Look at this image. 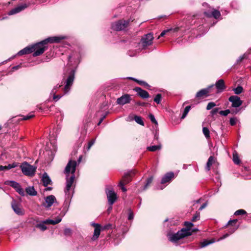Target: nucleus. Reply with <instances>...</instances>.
<instances>
[{"label": "nucleus", "mask_w": 251, "mask_h": 251, "mask_svg": "<svg viewBox=\"0 0 251 251\" xmlns=\"http://www.w3.org/2000/svg\"><path fill=\"white\" fill-rule=\"evenodd\" d=\"M65 38L66 37L64 36L50 37L32 45L33 56L36 57L43 54L48 48L46 46L48 43H59Z\"/></svg>", "instance_id": "nucleus-1"}, {"label": "nucleus", "mask_w": 251, "mask_h": 251, "mask_svg": "<svg viewBox=\"0 0 251 251\" xmlns=\"http://www.w3.org/2000/svg\"><path fill=\"white\" fill-rule=\"evenodd\" d=\"M76 166L75 161L70 160L65 167L64 172L66 175V186L65 193L69 197L70 195V189L74 182L75 173Z\"/></svg>", "instance_id": "nucleus-2"}, {"label": "nucleus", "mask_w": 251, "mask_h": 251, "mask_svg": "<svg viewBox=\"0 0 251 251\" xmlns=\"http://www.w3.org/2000/svg\"><path fill=\"white\" fill-rule=\"evenodd\" d=\"M75 75V70H71L69 72L64 74L61 83L64 84V87L63 88L64 94L63 95H53V99L55 101L59 100L63 95L67 94L70 91L73 84Z\"/></svg>", "instance_id": "nucleus-3"}, {"label": "nucleus", "mask_w": 251, "mask_h": 251, "mask_svg": "<svg viewBox=\"0 0 251 251\" xmlns=\"http://www.w3.org/2000/svg\"><path fill=\"white\" fill-rule=\"evenodd\" d=\"M190 235V233L189 230L185 229V228H182L180 230H179L177 233L175 234H170L168 235V239L169 241L172 242H176L179 240L186 237Z\"/></svg>", "instance_id": "nucleus-4"}, {"label": "nucleus", "mask_w": 251, "mask_h": 251, "mask_svg": "<svg viewBox=\"0 0 251 251\" xmlns=\"http://www.w3.org/2000/svg\"><path fill=\"white\" fill-rule=\"evenodd\" d=\"M20 168L23 173L28 176H33L34 175L36 168L33 166L30 165L26 162H24L20 165Z\"/></svg>", "instance_id": "nucleus-5"}, {"label": "nucleus", "mask_w": 251, "mask_h": 251, "mask_svg": "<svg viewBox=\"0 0 251 251\" xmlns=\"http://www.w3.org/2000/svg\"><path fill=\"white\" fill-rule=\"evenodd\" d=\"M129 23V21L119 20L113 23L111 25V28L116 31L124 30L127 27Z\"/></svg>", "instance_id": "nucleus-6"}, {"label": "nucleus", "mask_w": 251, "mask_h": 251, "mask_svg": "<svg viewBox=\"0 0 251 251\" xmlns=\"http://www.w3.org/2000/svg\"><path fill=\"white\" fill-rule=\"evenodd\" d=\"M174 176V174L173 172H169L165 174L162 178L161 184L157 186V189L160 190L163 189L167 185V184H165L169 183Z\"/></svg>", "instance_id": "nucleus-7"}, {"label": "nucleus", "mask_w": 251, "mask_h": 251, "mask_svg": "<svg viewBox=\"0 0 251 251\" xmlns=\"http://www.w3.org/2000/svg\"><path fill=\"white\" fill-rule=\"evenodd\" d=\"M11 207L14 212L18 215H23L25 212L24 209L21 207L19 202L13 200L11 203Z\"/></svg>", "instance_id": "nucleus-8"}, {"label": "nucleus", "mask_w": 251, "mask_h": 251, "mask_svg": "<svg viewBox=\"0 0 251 251\" xmlns=\"http://www.w3.org/2000/svg\"><path fill=\"white\" fill-rule=\"evenodd\" d=\"M4 184L14 188L19 194L22 196L25 195L24 190L22 188L19 183L17 182L12 180H7L4 182Z\"/></svg>", "instance_id": "nucleus-9"}, {"label": "nucleus", "mask_w": 251, "mask_h": 251, "mask_svg": "<svg viewBox=\"0 0 251 251\" xmlns=\"http://www.w3.org/2000/svg\"><path fill=\"white\" fill-rule=\"evenodd\" d=\"M204 14L207 17H213L218 19L221 16L220 11L211 7H208V9L204 11Z\"/></svg>", "instance_id": "nucleus-10"}, {"label": "nucleus", "mask_w": 251, "mask_h": 251, "mask_svg": "<svg viewBox=\"0 0 251 251\" xmlns=\"http://www.w3.org/2000/svg\"><path fill=\"white\" fill-rule=\"evenodd\" d=\"M228 100L231 102V107L233 108L239 107L243 103L242 100L237 96H231L228 98Z\"/></svg>", "instance_id": "nucleus-11"}, {"label": "nucleus", "mask_w": 251, "mask_h": 251, "mask_svg": "<svg viewBox=\"0 0 251 251\" xmlns=\"http://www.w3.org/2000/svg\"><path fill=\"white\" fill-rule=\"evenodd\" d=\"M68 61L71 65H76L80 62V54L77 52H73L68 56Z\"/></svg>", "instance_id": "nucleus-12"}, {"label": "nucleus", "mask_w": 251, "mask_h": 251, "mask_svg": "<svg viewBox=\"0 0 251 251\" xmlns=\"http://www.w3.org/2000/svg\"><path fill=\"white\" fill-rule=\"evenodd\" d=\"M153 39V35L151 33H148L142 37L141 41L144 47H147L152 44Z\"/></svg>", "instance_id": "nucleus-13"}, {"label": "nucleus", "mask_w": 251, "mask_h": 251, "mask_svg": "<svg viewBox=\"0 0 251 251\" xmlns=\"http://www.w3.org/2000/svg\"><path fill=\"white\" fill-rule=\"evenodd\" d=\"M108 203L112 205L117 199V195L112 190L106 191Z\"/></svg>", "instance_id": "nucleus-14"}, {"label": "nucleus", "mask_w": 251, "mask_h": 251, "mask_svg": "<svg viewBox=\"0 0 251 251\" xmlns=\"http://www.w3.org/2000/svg\"><path fill=\"white\" fill-rule=\"evenodd\" d=\"M131 98L129 95L125 94L117 100V103L120 105H124L130 102Z\"/></svg>", "instance_id": "nucleus-15"}, {"label": "nucleus", "mask_w": 251, "mask_h": 251, "mask_svg": "<svg viewBox=\"0 0 251 251\" xmlns=\"http://www.w3.org/2000/svg\"><path fill=\"white\" fill-rule=\"evenodd\" d=\"M27 7V5L24 3L18 6L17 7L12 9L8 12L9 15H12L18 13Z\"/></svg>", "instance_id": "nucleus-16"}, {"label": "nucleus", "mask_w": 251, "mask_h": 251, "mask_svg": "<svg viewBox=\"0 0 251 251\" xmlns=\"http://www.w3.org/2000/svg\"><path fill=\"white\" fill-rule=\"evenodd\" d=\"M134 91L137 92V94L143 99H147L149 97L148 92L140 87H135L134 88Z\"/></svg>", "instance_id": "nucleus-17"}, {"label": "nucleus", "mask_w": 251, "mask_h": 251, "mask_svg": "<svg viewBox=\"0 0 251 251\" xmlns=\"http://www.w3.org/2000/svg\"><path fill=\"white\" fill-rule=\"evenodd\" d=\"M213 86V85H212L206 88L201 90L196 94V97L202 98L204 96H207V94L209 93V90L210 88H212Z\"/></svg>", "instance_id": "nucleus-18"}, {"label": "nucleus", "mask_w": 251, "mask_h": 251, "mask_svg": "<svg viewBox=\"0 0 251 251\" xmlns=\"http://www.w3.org/2000/svg\"><path fill=\"white\" fill-rule=\"evenodd\" d=\"M56 201V198L53 195H50L45 199V206L46 207H50Z\"/></svg>", "instance_id": "nucleus-19"}, {"label": "nucleus", "mask_w": 251, "mask_h": 251, "mask_svg": "<svg viewBox=\"0 0 251 251\" xmlns=\"http://www.w3.org/2000/svg\"><path fill=\"white\" fill-rule=\"evenodd\" d=\"M93 225L95 227V230L92 239L95 240L98 239L100 234V225L98 224H93Z\"/></svg>", "instance_id": "nucleus-20"}, {"label": "nucleus", "mask_w": 251, "mask_h": 251, "mask_svg": "<svg viewBox=\"0 0 251 251\" xmlns=\"http://www.w3.org/2000/svg\"><path fill=\"white\" fill-rule=\"evenodd\" d=\"M239 111H240V109H232V110L226 109V110L220 111L219 112V114L221 115L226 116L228 114H229L230 113L233 115L237 114L239 112Z\"/></svg>", "instance_id": "nucleus-21"}, {"label": "nucleus", "mask_w": 251, "mask_h": 251, "mask_svg": "<svg viewBox=\"0 0 251 251\" xmlns=\"http://www.w3.org/2000/svg\"><path fill=\"white\" fill-rule=\"evenodd\" d=\"M134 174L133 171H130L125 175L122 181L124 182V184H126L129 183L131 181V177Z\"/></svg>", "instance_id": "nucleus-22"}, {"label": "nucleus", "mask_w": 251, "mask_h": 251, "mask_svg": "<svg viewBox=\"0 0 251 251\" xmlns=\"http://www.w3.org/2000/svg\"><path fill=\"white\" fill-rule=\"evenodd\" d=\"M32 52V48L31 46H28L23 50H20L17 54L19 56L23 55L24 54H27Z\"/></svg>", "instance_id": "nucleus-23"}, {"label": "nucleus", "mask_w": 251, "mask_h": 251, "mask_svg": "<svg viewBox=\"0 0 251 251\" xmlns=\"http://www.w3.org/2000/svg\"><path fill=\"white\" fill-rule=\"evenodd\" d=\"M215 86L219 92L223 91L225 88L224 81L223 79H220L217 81Z\"/></svg>", "instance_id": "nucleus-24"}, {"label": "nucleus", "mask_w": 251, "mask_h": 251, "mask_svg": "<svg viewBox=\"0 0 251 251\" xmlns=\"http://www.w3.org/2000/svg\"><path fill=\"white\" fill-rule=\"evenodd\" d=\"M61 218L58 217L55 220L47 219L44 221V223L49 225H56L61 221Z\"/></svg>", "instance_id": "nucleus-25"}, {"label": "nucleus", "mask_w": 251, "mask_h": 251, "mask_svg": "<svg viewBox=\"0 0 251 251\" xmlns=\"http://www.w3.org/2000/svg\"><path fill=\"white\" fill-rule=\"evenodd\" d=\"M42 180L44 186H47L51 182V179L46 173L43 174Z\"/></svg>", "instance_id": "nucleus-26"}, {"label": "nucleus", "mask_w": 251, "mask_h": 251, "mask_svg": "<svg viewBox=\"0 0 251 251\" xmlns=\"http://www.w3.org/2000/svg\"><path fill=\"white\" fill-rule=\"evenodd\" d=\"M214 161H215L214 157L213 156H210L208 159V161L207 162L206 165L205 167V169L207 171H209L210 170V167L212 165V164L214 162Z\"/></svg>", "instance_id": "nucleus-27"}, {"label": "nucleus", "mask_w": 251, "mask_h": 251, "mask_svg": "<svg viewBox=\"0 0 251 251\" xmlns=\"http://www.w3.org/2000/svg\"><path fill=\"white\" fill-rule=\"evenodd\" d=\"M25 191L27 194L30 196H36L37 195V192L33 186L27 187L25 189Z\"/></svg>", "instance_id": "nucleus-28"}, {"label": "nucleus", "mask_w": 251, "mask_h": 251, "mask_svg": "<svg viewBox=\"0 0 251 251\" xmlns=\"http://www.w3.org/2000/svg\"><path fill=\"white\" fill-rule=\"evenodd\" d=\"M161 149V145L160 144L157 145H154L147 147V150L150 151H155Z\"/></svg>", "instance_id": "nucleus-29"}, {"label": "nucleus", "mask_w": 251, "mask_h": 251, "mask_svg": "<svg viewBox=\"0 0 251 251\" xmlns=\"http://www.w3.org/2000/svg\"><path fill=\"white\" fill-rule=\"evenodd\" d=\"M127 78H128L129 79H131V80H133L137 82L139 84L142 85L146 87L147 88H148L149 87H150L149 85L147 82H146L144 81L138 80H137L133 77H127Z\"/></svg>", "instance_id": "nucleus-30"}, {"label": "nucleus", "mask_w": 251, "mask_h": 251, "mask_svg": "<svg viewBox=\"0 0 251 251\" xmlns=\"http://www.w3.org/2000/svg\"><path fill=\"white\" fill-rule=\"evenodd\" d=\"M134 120L137 124L141 126H144V123L141 117L135 115L134 116Z\"/></svg>", "instance_id": "nucleus-31"}, {"label": "nucleus", "mask_w": 251, "mask_h": 251, "mask_svg": "<svg viewBox=\"0 0 251 251\" xmlns=\"http://www.w3.org/2000/svg\"><path fill=\"white\" fill-rule=\"evenodd\" d=\"M63 84L61 83L60 85L57 84L55 86L50 92V95H53L56 94L58 90L62 86Z\"/></svg>", "instance_id": "nucleus-32"}, {"label": "nucleus", "mask_w": 251, "mask_h": 251, "mask_svg": "<svg viewBox=\"0 0 251 251\" xmlns=\"http://www.w3.org/2000/svg\"><path fill=\"white\" fill-rule=\"evenodd\" d=\"M45 224L44 221L42 223L37 224L36 227L40 228L42 231H44L47 229V226H45Z\"/></svg>", "instance_id": "nucleus-33"}, {"label": "nucleus", "mask_w": 251, "mask_h": 251, "mask_svg": "<svg viewBox=\"0 0 251 251\" xmlns=\"http://www.w3.org/2000/svg\"><path fill=\"white\" fill-rule=\"evenodd\" d=\"M190 109H191V106H187L185 108L183 113V114L181 117V118L182 119H183L186 117V116H187V114L188 113V112H189Z\"/></svg>", "instance_id": "nucleus-34"}, {"label": "nucleus", "mask_w": 251, "mask_h": 251, "mask_svg": "<svg viewBox=\"0 0 251 251\" xmlns=\"http://www.w3.org/2000/svg\"><path fill=\"white\" fill-rule=\"evenodd\" d=\"M215 242V240L214 239H211V240L210 241H207V240H205L203 242H202L201 244V247H206V246L210 244H212V243H213Z\"/></svg>", "instance_id": "nucleus-35"}, {"label": "nucleus", "mask_w": 251, "mask_h": 251, "mask_svg": "<svg viewBox=\"0 0 251 251\" xmlns=\"http://www.w3.org/2000/svg\"><path fill=\"white\" fill-rule=\"evenodd\" d=\"M184 225L186 226L185 229L189 230L190 235L191 234V228L193 226V224L190 222H185Z\"/></svg>", "instance_id": "nucleus-36"}, {"label": "nucleus", "mask_w": 251, "mask_h": 251, "mask_svg": "<svg viewBox=\"0 0 251 251\" xmlns=\"http://www.w3.org/2000/svg\"><path fill=\"white\" fill-rule=\"evenodd\" d=\"M248 54L247 53H245L243 55L240 56L236 60V64H239L241 63L243 59L248 58Z\"/></svg>", "instance_id": "nucleus-37"}, {"label": "nucleus", "mask_w": 251, "mask_h": 251, "mask_svg": "<svg viewBox=\"0 0 251 251\" xmlns=\"http://www.w3.org/2000/svg\"><path fill=\"white\" fill-rule=\"evenodd\" d=\"M234 92L236 95L240 94L243 91V88L241 86H237L236 88L233 89Z\"/></svg>", "instance_id": "nucleus-38"}, {"label": "nucleus", "mask_w": 251, "mask_h": 251, "mask_svg": "<svg viewBox=\"0 0 251 251\" xmlns=\"http://www.w3.org/2000/svg\"><path fill=\"white\" fill-rule=\"evenodd\" d=\"M233 161L236 164H239L240 160L236 153L233 152Z\"/></svg>", "instance_id": "nucleus-39"}, {"label": "nucleus", "mask_w": 251, "mask_h": 251, "mask_svg": "<svg viewBox=\"0 0 251 251\" xmlns=\"http://www.w3.org/2000/svg\"><path fill=\"white\" fill-rule=\"evenodd\" d=\"M18 165H19L18 163L13 162L12 164H8V165H7V166H5L6 170H8L11 169L12 168H15V167H17L18 166Z\"/></svg>", "instance_id": "nucleus-40"}, {"label": "nucleus", "mask_w": 251, "mask_h": 251, "mask_svg": "<svg viewBox=\"0 0 251 251\" xmlns=\"http://www.w3.org/2000/svg\"><path fill=\"white\" fill-rule=\"evenodd\" d=\"M202 132H203V133L205 137L207 139H208L210 137L209 130L207 127H203Z\"/></svg>", "instance_id": "nucleus-41"}, {"label": "nucleus", "mask_w": 251, "mask_h": 251, "mask_svg": "<svg viewBox=\"0 0 251 251\" xmlns=\"http://www.w3.org/2000/svg\"><path fill=\"white\" fill-rule=\"evenodd\" d=\"M246 214V211L244 209H239L235 211L234 215L236 216L242 215Z\"/></svg>", "instance_id": "nucleus-42"}, {"label": "nucleus", "mask_w": 251, "mask_h": 251, "mask_svg": "<svg viewBox=\"0 0 251 251\" xmlns=\"http://www.w3.org/2000/svg\"><path fill=\"white\" fill-rule=\"evenodd\" d=\"M161 100V95L160 94H158L155 97V98L154 99V101L157 104H159L160 103Z\"/></svg>", "instance_id": "nucleus-43"}, {"label": "nucleus", "mask_w": 251, "mask_h": 251, "mask_svg": "<svg viewBox=\"0 0 251 251\" xmlns=\"http://www.w3.org/2000/svg\"><path fill=\"white\" fill-rule=\"evenodd\" d=\"M152 180H153V177L152 176H151L150 177L148 178V179L147 180V183H146V184H145V186L144 187V190H145V189H146L148 188L149 185L152 181Z\"/></svg>", "instance_id": "nucleus-44"}, {"label": "nucleus", "mask_w": 251, "mask_h": 251, "mask_svg": "<svg viewBox=\"0 0 251 251\" xmlns=\"http://www.w3.org/2000/svg\"><path fill=\"white\" fill-rule=\"evenodd\" d=\"M149 118L150 119L151 122L152 123L154 124L155 125H158L157 121L156 120L154 116L152 114H150L149 115Z\"/></svg>", "instance_id": "nucleus-45"}, {"label": "nucleus", "mask_w": 251, "mask_h": 251, "mask_svg": "<svg viewBox=\"0 0 251 251\" xmlns=\"http://www.w3.org/2000/svg\"><path fill=\"white\" fill-rule=\"evenodd\" d=\"M216 105L215 103L213 102H210L208 103L206 106L207 110H210Z\"/></svg>", "instance_id": "nucleus-46"}, {"label": "nucleus", "mask_w": 251, "mask_h": 251, "mask_svg": "<svg viewBox=\"0 0 251 251\" xmlns=\"http://www.w3.org/2000/svg\"><path fill=\"white\" fill-rule=\"evenodd\" d=\"M200 218V213H196V214L193 217L192 221L193 222H196L197 220H199Z\"/></svg>", "instance_id": "nucleus-47"}, {"label": "nucleus", "mask_w": 251, "mask_h": 251, "mask_svg": "<svg viewBox=\"0 0 251 251\" xmlns=\"http://www.w3.org/2000/svg\"><path fill=\"white\" fill-rule=\"evenodd\" d=\"M37 108L39 109V110L43 111L45 109H49L50 107H49L48 105L44 104L43 106L40 105H39L37 106Z\"/></svg>", "instance_id": "nucleus-48"}, {"label": "nucleus", "mask_w": 251, "mask_h": 251, "mask_svg": "<svg viewBox=\"0 0 251 251\" xmlns=\"http://www.w3.org/2000/svg\"><path fill=\"white\" fill-rule=\"evenodd\" d=\"M34 116V115L32 114H29L28 115L24 116L23 117L22 119L24 120H29V119L32 118V117H33Z\"/></svg>", "instance_id": "nucleus-49"}, {"label": "nucleus", "mask_w": 251, "mask_h": 251, "mask_svg": "<svg viewBox=\"0 0 251 251\" xmlns=\"http://www.w3.org/2000/svg\"><path fill=\"white\" fill-rule=\"evenodd\" d=\"M64 233L66 236H70L71 234V230L70 228H65L64 231Z\"/></svg>", "instance_id": "nucleus-50"}, {"label": "nucleus", "mask_w": 251, "mask_h": 251, "mask_svg": "<svg viewBox=\"0 0 251 251\" xmlns=\"http://www.w3.org/2000/svg\"><path fill=\"white\" fill-rule=\"evenodd\" d=\"M229 122L231 126H234L236 124L237 119L236 118H231Z\"/></svg>", "instance_id": "nucleus-51"}, {"label": "nucleus", "mask_w": 251, "mask_h": 251, "mask_svg": "<svg viewBox=\"0 0 251 251\" xmlns=\"http://www.w3.org/2000/svg\"><path fill=\"white\" fill-rule=\"evenodd\" d=\"M172 30V28H170V29H166V30H163L160 34L159 37H162L164 35L166 34L167 33L170 32L171 30Z\"/></svg>", "instance_id": "nucleus-52"}, {"label": "nucleus", "mask_w": 251, "mask_h": 251, "mask_svg": "<svg viewBox=\"0 0 251 251\" xmlns=\"http://www.w3.org/2000/svg\"><path fill=\"white\" fill-rule=\"evenodd\" d=\"M124 184H124V182L123 181H120V182H119V186L121 187L122 191L123 192H126V189L125 187Z\"/></svg>", "instance_id": "nucleus-53"}, {"label": "nucleus", "mask_w": 251, "mask_h": 251, "mask_svg": "<svg viewBox=\"0 0 251 251\" xmlns=\"http://www.w3.org/2000/svg\"><path fill=\"white\" fill-rule=\"evenodd\" d=\"M95 142V139H92L90 141H89L88 143V150H90L91 147L94 144Z\"/></svg>", "instance_id": "nucleus-54"}, {"label": "nucleus", "mask_w": 251, "mask_h": 251, "mask_svg": "<svg viewBox=\"0 0 251 251\" xmlns=\"http://www.w3.org/2000/svg\"><path fill=\"white\" fill-rule=\"evenodd\" d=\"M134 218V214L132 211L130 210L128 216V219L129 220H132Z\"/></svg>", "instance_id": "nucleus-55"}, {"label": "nucleus", "mask_w": 251, "mask_h": 251, "mask_svg": "<svg viewBox=\"0 0 251 251\" xmlns=\"http://www.w3.org/2000/svg\"><path fill=\"white\" fill-rule=\"evenodd\" d=\"M228 236H229V234L228 233H226L224 235H223L222 237H221L219 239L217 240V241H219L220 240H222L223 239H224L227 237Z\"/></svg>", "instance_id": "nucleus-56"}, {"label": "nucleus", "mask_w": 251, "mask_h": 251, "mask_svg": "<svg viewBox=\"0 0 251 251\" xmlns=\"http://www.w3.org/2000/svg\"><path fill=\"white\" fill-rule=\"evenodd\" d=\"M237 222V220H230L228 222L227 225H226V226H228V225H232V223H236Z\"/></svg>", "instance_id": "nucleus-57"}, {"label": "nucleus", "mask_w": 251, "mask_h": 251, "mask_svg": "<svg viewBox=\"0 0 251 251\" xmlns=\"http://www.w3.org/2000/svg\"><path fill=\"white\" fill-rule=\"evenodd\" d=\"M218 110H219L218 108H216L213 109L211 111V114L213 115H215L218 112Z\"/></svg>", "instance_id": "nucleus-58"}, {"label": "nucleus", "mask_w": 251, "mask_h": 251, "mask_svg": "<svg viewBox=\"0 0 251 251\" xmlns=\"http://www.w3.org/2000/svg\"><path fill=\"white\" fill-rule=\"evenodd\" d=\"M237 228H230L229 230H228V234H229V235L232 234L233 233H234L235 232V231L236 230Z\"/></svg>", "instance_id": "nucleus-59"}, {"label": "nucleus", "mask_w": 251, "mask_h": 251, "mask_svg": "<svg viewBox=\"0 0 251 251\" xmlns=\"http://www.w3.org/2000/svg\"><path fill=\"white\" fill-rule=\"evenodd\" d=\"M207 206V203L205 202L203 204H202L201 206L199 208V210H202L203 209H204L206 206Z\"/></svg>", "instance_id": "nucleus-60"}, {"label": "nucleus", "mask_w": 251, "mask_h": 251, "mask_svg": "<svg viewBox=\"0 0 251 251\" xmlns=\"http://www.w3.org/2000/svg\"><path fill=\"white\" fill-rule=\"evenodd\" d=\"M105 117H106V114L103 115V116L100 119V120L99 123L98 124V126H99L101 124V123L102 122V121L105 118Z\"/></svg>", "instance_id": "nucleus-61"}, {"label": "nucleus", "mask_w": 251, "mask_h": 251, "mask_svg": "<svg viewBox=\"0 0 251 251\" xmlns=\"http://www.w3.org/2000/svg\"><path fill=\"white\" fill-rule=\"evenodd\" d=\"M105 117H106V114L103 115V116L100 119V120L99 123L98 124V126H99L101 124V123L102 122V121L105 118Z\"/></svg>", "instance_id": "nucleus-62"}, {"label": "nucleus", "mask_w": 251, "mask_h": 251, "mask_svg": "<svg viewBox=\"0 0 251 251\" xmlns=\"http://www.w3.org/2000/svg\"><path fill=\"white\" fill-rule=\"evenodd\" d=\"M105 117H106V114L103 115V116L100 119V120L99 123L98 124V126H99L101 124V123L102 122V121L105 118Z\"/></svg>", "instance_id": "nucleus-63"}, {"label": "nucleus", "mask_w": 251, "mask_h": 251, "mask_svg": "<svg viewBox=\"0 0 251 251\" xmlns=\"http://www.w3.org/2000/svg\"><path fill=\"white\" fill-rule=\"evenodd\" d=\"M105 117H106V114L103 115V116L100 119V120L99 123L98 124V126H99L101 124V123L102 122V121L105 118Z\"/></svg>", "instance_id": "nucleus-64"}]
</instances>
